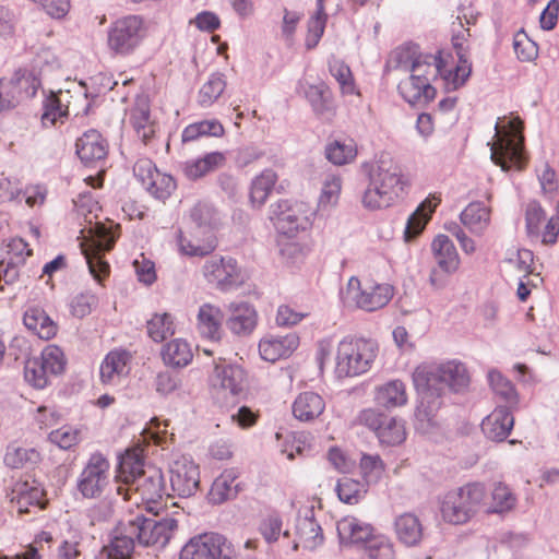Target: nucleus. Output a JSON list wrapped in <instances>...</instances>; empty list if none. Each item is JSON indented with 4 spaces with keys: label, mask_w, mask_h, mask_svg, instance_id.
<instances>
[{
    "label": "nucleus",
    "mask_w": 559,
    "mask_h": 559,
    "mask_svg": "<svg viewBox=\"0 0 559 559\" xmlns=\"http://www.w3.org/2000/svg\"><path fill=\"white\" fill-rule=\"evenodd\" d=\"M296 534L304 548L313 550L323 544L324 537L320 524L316 521L313 509H307L297 518Z\"/></svg>",
    "instance_id": "29"
},
{
    "label": "nucleus",
    "mask_w": 559,
    "mask_h": 559,
    "mask_svg": "<svg viewBox=\"0 0 559 559\" xmlns=\"http://www.w3.org/2000/svg\"><path fill=\"white\" fill-rule=\"evenodd\" d=\"M190 218L195 224L197 229L212 231L216 229L221 223L218 212L207 203H198L190 211Z\"/></svg>",
    "instance_id": "47"
},
{
    "label": "nucleus",
    "mask_w": 559,
    "mask_h": 559,
    "mask_svg": "<svg viewBox=\"0 0 559 559\" xmlns=\"http://www.w3.org/2000/svg\"><path fill=\"white\" fill-rule=\"evenodd\" d=\"M441 202L439 197L433 195L432 199L425 200L419 207L408 217L405 238L407 241L417 237L425 228L430 215L433 213L437 205Z\"/></svg>",
    "instance_id": "41"
},
{
    "label": "nucleus",
    "mask_w": 559,
    "mask_h": 559,
    "mask_svg": "<svg viewBox=\"0 0 559 559\" xmlns=\"http://www.w3.org/2000/svg\"><path fill=\"white\" fill-rule=\"evenodd\" d=\"M225 88L226 81L224 74L218 72L212 73L199 91V105L203 108L210 107L219 98Z\"/></svg>",
    "instance_id": "48"
},
{
    "label": "nucleus",
    "mask_w": 559,
    "mask_h": 559,
    "mask_svg": "<svg viewBox=\"0 0 559 559\" xmlns=\"http://www.w3.org/2000/svg\"><path fill=\"white\" fill-rule=\"evenodd\" d=\"M413 383L420 395L416 408V429L428 432L437 425V413L447 390L460 393L469 385V374L464 364L457 360L424 362L413 372Z\"/></svg>",
    "instance_id": "1"
},
{
    "label": "nucleus",
    "mask_w": 559,
    "mask_h": 559,
    "mask_svg": "<svg viewBox=\"0 0 559 559\" xmlns=\"http://www.w3.org/2000/svg\"><path fill=\"white\" fill-rule=\"evenodd\" d=\"M514 425V418L509 406L496 407L481 423L485 437L495 442L508 438Z\"/></svg>",
    "instance_id": "21"
},
{
    "label": "nucleus",
    "mask_w": 559,
    "mask_h": 559,
    "mask_svg": "<svg viewBox=\"0 0 559 559\" xmlns=\"http://www.w3.org/2000/svg\"><path fill=\"white\" fill-rule=\"evenodd\" d=\"M129 520L121 522L111 539L108 556L110 559H129L134 551L138 537L128 532Z\"/></svg>",
    "instance_id": "40"
},
{
    "label": "nucleus",
    "mask_w": 559,
    "mask_h": 559,
    "mask_svg": "<svg viewBox=\"0 0 559 559\" xmlns=\"http://www.w3.org/2000/svg\"><path fill=\"white\" fill-rule=\"evenodd\" d=\"M28 84L27 78H15L0 80V110L10 109L15 106L21 97V88Z\"/></svg>",
    "instance_id": "53"
},
{
    "label": "nucleus",
    "mask_w": 559,
    "mask_h": 559,
    "mask_svg": "<svg viewBox=\"0 0 559 559\" xmlns=\"http://www.w3.org/2000/svg\"><path fill=\"white\" fill-rule=\"evenodd\" d=\"M329 71L340 84L343 94H354V78L349 67L343 60L332 57L329 60Z\"/></svg>",
    "instance_id": "54"
},
{
    "label": "nucleus",
    "mask_w": 559,
    "mask_h": 559,
    "mask_svg": "<svg viewBox=\"0 0 559 559\" xmlns=\"http://www.w3.org/2000/svg\"><path fill=\"white\" fill-rule=\"evenodd\" d=\"M299 346V336L294 333L267 336L260 341L259 353L263 360L275 362L289 357Z\"/></svg>",
    "instance_id": "18"
},
{
    "label": "nucleus",
    "mask_w": 559,
    "mask_h": 559,
    "mask_svg": "<svg viewBox=\"0 0 559 559\" xmlns=\"http://www.w3.org/2000/svg\"><path fill=\"white\" fill-rule=\"evenodd\" d=\"M464 33H457L452 37L453 47L455 49L459 62L453 70L443 73V79L448 88L457 90L465 84L472 73V63L468 60Z\"/></svg>",
    "instance_id": "22"
},
{
    "label": "nucleus",
    "mask_w": 559,
    "mask_h": 559,
    "mask_svg": "<svg viewBox=\"0 0 559 559\" xmlns=\"http://www.w3.org/2000/svg\"><path fill=\"white\" fill-rule=\"evenodd\" d=\"M394 527L399 540L407 547L417 546L423 538V525L413 513H404L397 516Z\"/></svg>",
    "instance_id": "35"
},
{
    "label": "nucleus",
    "mask_w": 559,
    "mask_h": 559,
    "mask_svg": "<svg viewBox=\"0 0 559 559\" xmlns=\"http://www.w3.org/2000/svg\"><path fill=\"white\" fill-rule=\"evenodd\" d=\"M24 325L41 340H50L57 333L56 323L40 308L33 307L25 311Z\"/></svg>",
    "instance_id": "38"
},
{
    "label": "nucleus",
    "mask_w": 559,
    "mask_h": 559,
    "mask_svg": "<svg viewBox=\"0 0 559 559\" xmlns=\"http://www.w3.org/2000/svg\"><path fill=\"white\" fill-rule=\"evenodd\" d=\"M356 155L357 147L353 140H334L325 146V157L337 166L353 162Z\"/></svg>",
    "instance_id": "46"
},
{
    "label": "nucleus",
    "mask_w": 559,
    "mask_h": 559,
    "mask_svg": "<svg viewBox=\"0 0 559 559\" xmlns=\"http://www.w3.org/2000/svg\"><path fill=\"white\" fill-rule=\"evenodd\" d=\"M139 495L141 500L146 503H155L163 496L170 497L165 486L164 475L156 467H148L143 472L131 487V495Z\"/></svg>",
    "instance_id": "17"
},
{
    "label": "nucleus",
    "mask_w": 559,
    "mask_h": 559,
    "mask_svg": "<svg viewBox=\"0 0 559 559\" xmlns=\"http://www.w3.org/2000/svg\"><path fill=\"white\" fill-rule=\"evenodd\" d=\"M394 295L393 286L378 283L371 278L359 280L352 276L344 289L341 299L344 306L373 312L385 307Z\"/></svg>",
    "instance_id": "6"
},
{
    "label": "nucleus",
    "mask_w": 559,
    "mask_h": 559,
    "mask_svg": "<svg viewBox=\"0 0 559 559\" xmlns=\"http://www.w3.org/2000/svg\"><path fill=\"white\" fill-rule=\"evenodd\" d=\"M418 55L416 46H402L392 52L390 63L396 69L409 72L417 61Z\"/></svg>",
    "instance_id": "60"
},
{
    "label": "nucleus",
    "mask_w": 559,
    "mask_h": 559,
    "mask_svg": "<svg viewBox=\"0 0 559 559\" xmlns=\"http://www.w3.org/2000/svg\"><path fill=\"white\" fill-rule=\"evenodd\" d=\"M24 378L33 388L40 390L49 384L51 376L36 357H32L25 361Z\"/></svg>",
    "instance_id": "55"
},
{
    "label": "nucleus",
    "mask_w": 559,
    "mask_h": 559,
    "mask_svg": "<svg viewBox=\"0 0 559 559\" xmlns=\"http://www.w3.org/2000/svg\"><path fill=\"white\" fill-rule=\"evenodd\" d=\"M499 118L495 124V141L489 142L491 160L507 171L514 167L522 170L527 163L524 150L523 121L516 117L502 124Z\"/></svg>",
    "instance_id": "3"
},
{
    "label": "nucleus",
    "mask_w": 559,
    "mask_h": 559,
    "mask_svg": "<svg viewBox=\"0 0 559 559\" xmlns=\"http://www.w3.org/2000/svg\"><path fill=\"white\" fill-rule=\"evenodd\" d=\"M49 440L60 449L68 450L80 441V430L63 426L49 433Z\"/></svg>",
    "instance_id": "63"
},
{
    "label": "nucleus",
    "mask_w": 559,
    "mask_h": 559,
    "mask_svg": "<svg viewBox=\"0 0 559 559\" xmlns=\"http://www.w3.org/2000/svg\"><path fill=\"white\" fill-rule=\"evenodd\" d=\"M400 95L412 106H425L436 97L432 84L418 81V76H408L397 86Z\"/></svg>",
    "instance_id": "27"
},
{
    "label": "nucleus",
    "mask_w": 559,
    "mask_h": 559,
    "mask_svg": "<svg viewBox=\"0 0 559 559\" xmlns=\"http://www.w3.org/2000/svg\"><path fill=\"white\" fill-rule=\"evenodd\" d=\"M325 408L322 396L312 391L300 393L294 401L292 409L294 417L299 421H312L318 418Z\"/></svg>",
    "instance_id": "31"
},
{
    "label": "nucleus",
    "mask_w": 559,
    "mask_h": 559,
    "mask_svg": "<svg viewBox=\"0 0 559 559\" xmlns=\"http://www.w3.org/2000/svg\"><path fill=\"white\" fill-rule=\"evenodd\" d=\"M231 544L221 534L205 533L192 537L181 549L179 559H233Z\"/></svg>",
    "instance_id": "10"
},
{
    "label": "nucleus",
    "mask_w": 559,
    "mask_h": 559,
    "mask_svg": "<svg viewBox=\"0 0 559 559\" xmlns=\"http://www.w3.org/2000/svg\"><path fill=\"white\" fill-rule=\"evenodd\" d=\"M460 219L471 233L480 236L490 224V209L481 202H472L463 210Z\"/></svg>",
    "instance_id": "36"
},
{
    "label": "nucleus",
    "mask_w": 559,
    "mask_h": 559,
    "mask_svg": "<svg viewBox=\"0 0 559 559\" xmlns=\"http://www.w3.org/2000/svg\"><path fill=\"white\" fill-rule=\"evenodd\" d=\"M44 491L33 480L17 481L12 488L11 501L16 503L19 513H27L28 507L43 508Z\"/></svg>",
    "instance_id": "32"
},
{
    "label": "nucleus",
    "mask_w": 559,
    "mask_h": 559,
    "mask_svg": "<svg viewBox=\"0 0 559 559\" xmlns=\"http://www.w3.org/2000/svg\"><path fill=\"white\" fill-rule=\"evenodd\" d=\"M192 357L190 344L182 338L168 342L162 349L163 361L171 367H186Z\"/></svg>",
    "instance_id": "42"
},
{
    "label": "nucleus",
    "mask_w": 559,
    "mask_h": 559,
    "mask_svg": "<svg viewBox=\"0 0 559 559\" xmlns=\"http://www.w3.org/2000/svg\"><path fill=\"white\" fill-rule=\"evenodd\" d=\"M282 518L278 513H271L265 516L260 524V533L266 543H275L282 533Z\"/></svg>",
    "instance_id": "64"
},
{
    "label": "nucleus",
    "mask_w": 559,
    "mask_h": 559,
    "mask_svg": "<svg viewBox=\"0 0 559 559\" xmlns=\"http://www.w3.org/2000/svg\"><path fill=\"white\" fill-rule=\"evenodd\" d=\"M130 355L126 350L109 352L100 365V380L104 384H118L129 373Z\"/></svg>",
    "instance_id": "26"
},
{
    "label": "nucleus",
    "mask_w": 559,
    "mask_h": 559,
    "mask_svg": "<svg viewBox=\"0 0 559 559\" xmlns=\"http://www.w3.org/2000/svg\"><path fill=\"white\" fill-rule=\"evenodd\" d=\"M270 218L278 233L294 237L310 226V213L302 204L280 201L271 206Z\"/></svg>",
    "instance_id": "11"
},
{
    "label": "nucleus",
    "mask_w": 559,
    "mask_h": 559,
    "mask_svg": "<svg viewBox=\"0 0 559 559\" xmlns=\"http://www.w3.org/2000/svg\"><path fill=\"white\" fill-rule=\"evenodd\" d=\"M240 473L237 468L225 469L212 484L210 490V500L219 504L226 500L233 499L239 491V484L235 483Z\"/></svg>",
    "instance_id": "34"
},
{
    "label": "nucleus",
    "mask_w": 559,
    "mask_h": 559,
    "mask_svg": "<svg viewBox=\"0 0 559 559\" xmlns=\"http://www.w3.org/2000/svg\"><path fill=\"white\" fill-rule=\"evenodd\" d=\"M444 62L441 53H419L417 61L409 71V76H418V81L431 84L438 75H443Z\"/></svg>",
    "instance_id": "37"
},
{
    "label": "nucleus",
    "mask_w": 559,
    "mask_h": 559,
    "mask_svg": "<svg viewBox=\"0 0 559 559\" xmlns=\"http://www.w3.org/2000/svg\"><path fill=\"white\" fill-rule=\"evenodd\" d=\"M377 438L385 445L394 447L401 444L406 439L404 421L402 419L388 416L383 421Z\"/></svg>",
    "instance_id": "50"
},
{
    "label": "nucleus",
    "mask_w": 559,
    "mask_h": 559,
    "mask_svg": "<svg viewBox=\"0 0 559 559\" xmlns=\"http://www.w3.org/2000/svg\"><path fill=\"white\" fill-rule=\"evenodd\" d=\"M145 471L142 457L135 452L127 451L121 455L115 475L116 495L120 496L123 501L131 500V487L135 483V478Z\"/></svg>",
    "instance_id": "15"
},
{
    "label": "nucleus",
    "mask_w": 559,
    "mask_h": 559,
    "mask_svg": "<svg viewBox=\"0 0 559 559\" xmlns=\"http://www.w3.org/2000/svg\"><path fill=\"white\" fill-rule=\"evenodd\" d=\"M378 345L364 337L347 336L337 345L336 368L338 377H356L367 372L374 361Z\"/></svg>",
    "instance_id": "5"
},
{
    "label": "nucleus",
    "mask_w": 559,
    "mask_h": 559,
    "mask_svg": "<svg viewBox=\"0 0 559 559\" xmlns=\"http://www.w3.org/2000/svg\"><path fill=\"white\" fill-rule=\"evenodd\" d=\"M226 162V156L222 152H211L201 158L190 159L182 164V171L190 180H197L205 175L218 169Z\"/></svg>",
    "instance_id": "33"
},
{
    "label": "nucleus",
    "mask_w": 559,
    "mask_h": 559,
    "mask_svg": "<svg viewBox=\"0 0 559 559\" xmlns=\"http://www.w3.org/2000/svg\"><path fill=\"white\" fill-rule=\"evenodd\" d=\"M374 401L378 406L390 409L407 403L405 384L400 380L389 381L376 389Z\"/></svg>",
    "instance_id": "39"
},
{
    "label": "nucleus",
    "mask_w": 559,
    "mask_h": 559,
    "mask_svg": "<svg viewBox=\"0 0 559 559\" xmlns=\"http://www.w3.org/2000/svg\"><path fill=\"white\" fill-rule=\"evenodd\" d=\"M325 22V12L319 13V11H316V14L309 19L308 34L306 37V47L308 49H312L319 44V40L321 39L324 33Z\"/></svg>",
    "instance_id": "62"
},
{
    "label": "nucleus",
    "mask_w": 559,
    "mask_h": 559,
    "mask_svg": "<svg viewBox=\"0 0 559 559\" xmlns=\"http://www.w3.org/2000/svg\"><path fill=\"white\" fill-rule=\"evenodd\" d=\"M211 383L213 389L225 397L238 396L243 393L247 385L246 371L239 365L222 361L215 365Z\"/></svg>",
    "instance_id": "14"
},
{
    "label": "nucleus",
    "mask_w": 559,
    "mask_h": 559,
    "mask_svg": "<svg viewBox=\"0 0 559 559\" xmlns=\"http://www.w3.org/2000/svg\"><path fill=\"white\" fill-rule=\"evenodd\" d=\"M177 243L181 254L188 257H204L216 249L217 238L212 231H204L194 227L190 237H187L182 230H179Z\"/></svg>",
    "instance_id": "19"
},
{
    "label": "nucleus",
    "mask_w": 559,
    "mask_h": 559,
    "mask_svg": "<svg viewBox=\"0 0 559 559\" xmlns=\"http://www.w3.org/2000/svg\"><path fill=\"white\" fill-rule=\"evenodd\" d=\"M169 481L171 496H193L200 486L199 466L186 456L175 460L169 466Z\"/></svg>",
    "instance_id": "12"
},
{
    "label": "nucleus",
    "mask_w": 559,
    "mask_h": 559,
    "mask_svg": "<svg viewBox=\"0 0 559 559\" xmlns=\"http://www.w3.org/2000/svg\"><path fill=\"white\" fill-rule=\"evenodd\" d=\"M145 36L144 21L139 15L118 19L108 29V47L118 55L127 56L134 51Z\"/></svg>",
    "instance_id": "8"
},
{
    "label": "nucleus",
    "mask_w": 559,
    "mask_h": 559,
    "mask_svg": "<svg viewBox=\"0 0 559 559\" xmlns=\"http://www.w3.org/2000/svg\"><path fill=\"white\" fill-rule=\"evenodd\" d=\"M488 379L492 391L503 399L509 406L518 404V394L513 384L499 371H490L488 373Z\"/></svg>",
    "instance_id": "57"
},
{
    "label": "nucleus",
    "mask_w": 559,
    "mask_h": 559,
    "mask_svg": "<svg viewBox=\"0 0 559 559\" xmlns=\"http://www.w3.org/2000/svg\"><path fill=\"white\" fill-rule=\"evenodd\" d=\"M335 491L342 502L356 504L365 497L367 485L360 480L343 476L337 480Z\"/></svg>",
    "instance_id": "45"
},
{
    "label": "nucleus",
    "mask_w": 559,
    "mask_h": 559,
    "mask_svg": "<svg viewBox=\"0 0 559 559\" xmlns=\"http://www.w3.org/2000/svg\"><path fill=\"white\" fill-rule=\"evenodd\" d=\"M513 48L518 59L522 62H530L538 56L537 45L521 31L515 34Z\"/></svg>",
    "instance_id": "59"
},
{
    "label": "nucleus",
    "mask_w": 559,
    "mask_h": 559,
    "mask_svg": "<svg viewBox=\"0 0 559 559\" xmlns=\"http://www.w3.org/2000/svg\"><path fill=\"white\" fill-rule=\"evenodd\" d=\"M229 317L226 325L238 336L250 335L257 326L258 314L253 306L246 301H233L228 305Z\"/></svg>",
    "instance_id": "20"
},
{
    "label": "nucleus",
    "mask_w": 559,
    "mask_h": 559,
    "mask_svg": "<svg viewBox=\"0 0 559 559\" xmlns=\"http://www.w3.org/2000/svg\"><path fill=\"white\" fill-rule=\"evenodd\" d=\"M176 188L174 178L167 174L159 171L155 173V176L151 181L147 182L145 189L156 199L165 200Z\"/></svg>",
    "instance_id": "58"
},
{
    "label": "nucleus",
    "mask_w": 559,
    "mask_h": 559,
    "mask_svg": "<svg viewBox=\"0 0 559 559\" xmlns=\"http://www.w3.org/2000/svg\"><path fill=\"white\" fill-rule=\"evenodd\" d=\"M109 485V461L99 452L93 453L79 475L78 491L85 499H97L105 493Z\"/></svg>",
    "instance_id": "9"
},
{
    "label": "nucleus",
    "mask_w": 559,
    "mask_h": 559,
    "mask_svg": "<svg viewBox=\"0 0 559 559\" xmlns=\"http://www.w3.org/2000/svg\"><path fill=\"white\" fill-rule=\"evenodd\" d=\"M297 92L304 94L317 116L325 117L333 114L331 93L324 83L308 84L299 81Z\"/></svg>",
    "instance_id": "24"
},
{
    "label": "nucleus",
    "mask_w": 559,
    "mask_h": 559,
    "mask_svg": "<svg viewBox=\"0 0 559 559\" xmlns=\"http://www.w3.org/2000/svg\"><path fill=\"white\" fill-rule=\"evenodd\" d=\"M365 555L368 559H394L393 543L384 535H374L365 546Z\"/></svg>",
    "instance_id": "56"
},
{
    "label": "nucleus",
    "mask_w": 559,
    "mask_h": 559,
    "mask_svg": "<svg viewBox=\"0 0 559 559\" xmlns=\"http://www.w3.org/2000/svg\"><path fill=\"white\" fill-rule=\"evenodd\" d=\"M79 158L86 165L105 158L108 145L96 130L86 131L75 143Z\"/></svg>",
    "instance_id": "25"
},
{
    "label": "nucleus",
    "mask_w": 559,
    "mask_h": 559,
    "mask_svg": "<svg viewBox=\"0 0 559 559\" xmlns=\"http://www.w3.org/2000/svg\"><path fill=\"white\" fill-rule=\"evenodd\" d=\"M177 526L178 523L174 518H157V515L147 518L144 514H136L129 519L128 532L135 534L138 544L141 546L164 547Z\"/></svg>",
    "instance_id": "7"
},
{
    "label": "nucleus",
    "mask_w": 559,
    "mask_h": 559,
    "mask_svg": "<svg viewBox=\"0 0 559 559\" xmlns=\"http://www.w3.org/2000/svg\"><path fill=\"white\" fill-rule=\"evenodd\" d=\"M367 187L361 205L368 211H380L395 205L404 198L407 180L401 167L389 156L367 166Z\"/></svg>",
    "instance_id": "2"
},
{
    "label": "nucleus",
    "mask_w": 559,
    "mask_h": 559,
    "mask_svg": "<svg viewBox=\"0 0 559 559\" xmlns=\"http://www.w3.org/2000/svg\"><path fill=\"white\" fill-rule=\"evenodd\" d=\"M276 179L277 176L272 169L263 170L253 179L250 190V199L254 205L261 206L266 201Z\"/></svg>",
    "instance_id": "49"
},
{
    "label": "nucleus",
    "mask_w": 559,
    "mask_h": 559,
    "mask_svg": "<svg viewBox=\"0 0 559 559\" xmlns=\"http://www.w3.org/2000/svg\"><path fill=\"white\" fill-rule=\"evenodd\" d=\"M486 488L480 483L466 484L439 497V510L443 521L454 525L467 523L481 508Z\"/></svg>",
    "instance_id": "4"
},
{
    "label": "nucleus",
    "mask_w": 559,
    "mask_h": 559,
    "mask_svg": "<svg viewBox=\"0 0 559 559\" xmlns=\"http://www.w3.org/2000/svg\"><path fill=\"white\" fill-rule=\"evenodd\" d=\"M224 133V127L217 119L202 120L188 124L182 130L181 140L183 143H188L202 136L221 138Z\"/></svg>",
    "instance_id": "43"
},
{
    "label": "nucleus",
    "mask_w": 559,
    "mask_h": 559,
    "mask_svg": "<svg viewBox=\"0 0 559 559\" xmlns=\"http://www.w3.org/2000/svg\"><path fill=\"white\" fill-rule=\"evenodd\" d=\"M114 243V237L107 231L88 242L81 243L82 253L88 265L90 273L99 283L109 273V264L103 260L102 255L111 250Z\"/></svg>",
    "instance_id": "16"
},
{
    "label": "nucleus",
    "mask_w": 559,
    "mask_h": 559,
    "mask_svg": "<svg viewBox=\"0 0 559 559\" xmlns=\"http://www.w3.org/2000/svg\"><path fill=\"white\" fill-rule=\"evenodd\" d=\"M202 271L207 282L215 284L222 290L238 286L241 283L237 262L230 257L214 255L204 263Z\"/></svg>",
    "instance_id": "13"
},
{
    "label": "nucleus",
    "mask_w": 559,
    "mask_h": 559,
    "mask_svg": "<svg viewBox=\"0 0 559 559\" xmlns=\"http://www.w3.org/2000/svg\"><path fill=\"white\" fill-rule=\"evenodd\" d=\"M224 313L218 306L205 302L200 306L197 314V329L201 336L219 341L223 335Z\"/></svg>",
    "instance_id": "23"
},
{
    "label": "nucleus",
    "mask_w": 559,
    "mask_h": 559,
    "mask_svg": "<svg viewBox=\"0 0 559 559\" xmlns=\"http://www.w3.org/2000/svg\"><path fill=\"white\" fill-rule=\"evenodd\" d=\"M69 96V91H59L58 93L51 92L46 97L43 105L41 122L44 126H53L58 119L68 116V106L63 104Z\"/></svg>",
    "instance_id": "44"
},
{
    "label": "nucleus",
    "mask_w": 559,
    "mask_h": 559,
    "mask_svg": "<svg viewBox=\"0 0 559 559\" xmlns=\"http://www.w3.org/2000/svg\"><path fill=\"white\" fill-rule=\"evenodd\" d=\"M51 377L61 374L67 365L63 350L57 345H47L36 357Z\"/></svg>",
    "instance_id": "52"
},
{
    "label": "nucleus",
    "mask_w": 559,
    "mask_h": 559,
    "mask_svg": "<svg viewBox=\"0 0 559 559\" xmlns=\"http://www.w3.org/2000/svg\"><path fill=\"white\" fill-rule=\"evenodd\" d=\"M336 528L340 542L343 545L365 543L366 546L368 540L374 537L371 525L353 516L338 521Z\"/></svg>",
    "instance_id": "30"
},
{
    "label": "nucleus",
    "mask_w": 559,
    "mask_h": 559,
    "mask_svg": "<svg viewBox=\"0 0 559 559\" xmlns=\"http://www.w3.org/2000/svg\"><path fill=\"white\" fill-rule=\"evenodd\" d=\"M431 250L438 267L445 274H453L459 270L460 257L448 236L438 235L431 243Z\"/></svg>",
    "instance_id": "28"
},
{
    "label": "nucleus",
    "mask_w": 559,
    "mask_h": 559,
    "mask_svg": "<svg viewBox=\"0 0 559 559\" xmlns=\"http://www.w3.org/2000/svg\"><path fill=\"white\" fill-rule=\"evenodd\" d=\"M147 334L154 342H163L174 335L175 324L171 314L155 313L146 323Z\"/></svg>",
    "instance_id": "51"
},
{
    "label": "nucleus",
    "mask_w": 559,
    "mask_h": 559,
    "mask_svg": "<svg viewBox=\"0 0 559 559\" xmlns=\"http://www.w3.org/2000/svg\"><path fill=\"white\" fill-rule=\"evenodd\" d=\"M492 501L495 512H504L515 506L516 498L507 485L498 483L492 490Z\"/></svg>",
    "instance_id": "61"
}]
</instances>
